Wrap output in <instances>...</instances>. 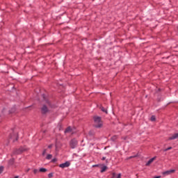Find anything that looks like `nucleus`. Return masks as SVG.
I'll return each instance as SVG.
<instances>
[{
	"instance_id": "f03ea898",
	"label": "nucleus",
	"mask_w": 178,
	"mask_h": 178,
	"mask_svg": "<svg viewBox=\"0 0 178 178\" xmlns=\"http://www.w3.org/2000/svg\"><path fill=\"white\" fill-rule=\"evenodd\" d=\"M26 147H20L18 149H15L13 152V154L14 155H19V154H22V152H24V151H26Z\"/></svg>"
},
{
	"instance_id": "b1692460",
	"label": "nucleus",
	"mask_w": 178,
	"mask_h": 178,
	"mask_svg": "<svg viewBox=\"0 0 178 178\" xmlns=\"http://www.w3.org/2000/svg\"><path fill=\"white\" fill-rule=\"evenodd\" d=\"M45 154H47V149H44L42 152V156H44V155H45Z\"/></svg>"
},
{
	"instance_id": "f8f14e48",
	"label": "nucleus",
	"mask_w": 178,
	"mask_h": 178,
	"mask_svg": "<svg viewBox=\"0 0 178 178\" xmlns=\"http://www.w3.org/2000/svg\"><path fill=\"white\" fill-rule=\"evenodd\" d=\"M106 169H108V167L106 165H104L103 167H102L101 173H104V172H106Z\"/></svg>"
},
{
	"instance_id": "a878e982",
	"label": "nucleus",
	"mask_w": 178,
	"mask_h": 178,
	"mask_svg": "<svg viewBox=\"0 0 178 178\" xmlns=\"http://www.w3.org/2000/svg\"><path fill=\"white\" fill-rule=\"evenodd\" d=\"M106 159V157H102V161H105Z\"/></svg>"
},
{
	"instance_id": "7c9ffc66",
	"label": "nucleus",
	"mask_w": 178,
	"mask_h": 178,
	"mask_svg": "<svg viewBox=\"0 0 178 178\" xmlns=\"http://www.w3.org/2000/svg\"><path fill=\"white\" fill-rule=\"evenodd\" d=\"M13 112H15V108L13 109V111L12 112H10V113H13Z\"/></svg>"
},
{
	"instance_id": "6ab92c4d",
	"label": "nucleus",
	"mask_w": 178,
	"mask_h": 178,
	"mask_svg": "<svg viewBox=\"0 0 178 178\" xmlns=\"http://www.w3.org/2000/svg\"><path fill=\"white\" fill-rule=\"evenodd\" d=\"M137 156H131L129 157H128L127 159H131L133 158H136Z\"/></svg>"
},
{
	"instance_id": "6e6552de",
	"label": "nucleus",
	"mask_w": 178,
	"mask_h": 178,
	"mask_svg": "<svg viewBox=\"0 0 178 178\" xmlns=\"http://www.w3.org/2000/svg\"><path fill=\"white\" fill-rule=\"evenodd\" d=\"M122 177V174H116L115 172L112 173V177L111 178H121Z\"/></svg>"
},
{
	"instance_id": "2eb2a0df",
	"label": "nucleus",
	"mask_w": 178,
	"mask_h": 178,
	"mask_svg": "<svg viewBox=\"0 0 178 178\" xmlns=\"http://www.w3.org/2000/svg\"><path fill=\"white\" fill-rule=\"evenodd\" d=\"M46 159H48V160L52 159V154H47Z\"/></svg>"
},
{
	"instance_id": "dca6fc26",
	"label": "nucleus",
	"mask_w": 178,
	"mask_h": 178,
	"mask_svg": "<svg viewBox=\"0 0 178 178\" xmlns=\"http://www.w3.org/2000/svg\"><path fill=\"white\" fill-rule=\"evenodd\" d=\"M156 118H155V116L154 115H152V117H151V118H150V120H151V122H155V120H156Z\"/></svg>"
},
{
	"instance_id": "2f4dec72",
	"label": "nucleus",
	"mask_w": 178,
	"mask_h": 178,
	"mask_svg": "<svg viewBox=\"0 0 178 178\" xmlns=\"http://www.w3.org/2000/svg\"><path fill=\"white\" fill-rule=\"evenodd\" d=\"M43 98L45 99V96H43Z\"/></svg>"
},
{
	"instance_id": "5701e85b",
	"label": "nucleus",
	"mask_w": 178,
	"mask_h": 178,
	"mask_svg": "<svg viewBox=\"0 0 178 178\" xmlns=\"http://www.w3.org/2000/svg\"><path fill=\"white\" fill-rule=\"evenodd\" d=\"M46 104H47L49 106H51V103H49L48 100H46Z\"/></svg>"
},
{
	"instance_id": "20e7f679",
	"label": "nucleus",
	"mask_w": 178,
	"mask_h": 178,
	"mask_svg": "<svg viewBox=\"0 0 178 178\" xmlns=\"http://www.w3.org/2000/svg\"><path fill=\"white\" fill-rule=\"evenodd\" d=\"M17 138H18V137H17V134H13L10 135V140L13 141V143H15V141H17Z\"/></svg>"
},
{
	"instance_id": "423d86ee",
	"label": "nucleus",
	"mask_w": 178,
	"mask_h": 178,
	"mask_svg": "<svg viewBox=\"0 0 178 178\" xmlns=\"http://www.w3.org/2000/svg\"><path fill=\"white\" fill-rule=\"evenodd\" d=\"M175 172H176L175 170H167L163 172V175H164V176H168V175H172V173H175Z\"/></svg>"
},
{
	"instance_id": "cd10ccee",
	"label": "nucleus",
	"mask_w": 178,
	"mask_h": 178,
	"mask_svg": "<svg viewBox=\"0 0 178 178\" xmlns=\"http://www.w3.org/2000/svg\"><path fill=\"white\" fill-rule=\"evenodd\" d=\"M48 148H52V145H49Z\"/></svg>"
},
{
	"instance_id": "aec40b11",
	"label": "nucleus",
	"mask_w": 178,
	"mask_h": 178,
	"mask_svg": "<svg viewBox=\"0 0 178 178\" xmlns=\"http://www.w3.org/2000/svg\"><path fill=\"white\" fill-rule=\"evenodd\" d=\"M38 172V170H37V169H34L33 170V173H34V175H37V172Z\"/></svg>"
},
{
	"instance_id": "f3484780",
	"label": "nucleus",
	"mask_w": 178,
	"mask_h": 178,
	"mask_svg": "<svg viewBox=\"0 0 178 178\" xmlns=\"http://www.w3.org/2000/svg\"><path fill=\"white\" fill-rule=\"evenodd\" d=\"M2 172H3V166L0 167V175L2 173Z\"/></svg>"
},
{
	"instance_id": "7ed1b4c3",
	"label": "nucleus",
	"mask_w": 178,
	"mask_h": 178,
	"mask_svg": "<svg viewBox=\"0 0 178 178\" xmlns=\"http://www.w3.org/2000/svg\"><path fill=\"white\" fill-rule=\"evenodd\" d=\"M77 140L76 139H72L70 142V147L71 148H76L77 147Z\"/></svg>"
},
{
	"instance_id": "0eeeda50",
	"label": "nucleus",
	"mask_w": 178,
	"mask_h": 178,
	"mask_svg": "<svg viewBox=\"0 0 178 178\" xmlns=\"http://www.w3.org/2000/svg\"><path fill=\"white\" fill-rule=\"evenodd\" d=\"M176 138H178V133L174 134L172 136H170L168 140H176Z\"/></svg>"
},
{
	"instance_id": "393cba45",
	"label": "nucleus",
	"mask_w": 178,
	"mask_h": 178,
	"mask_svg": "<svg viewBox=\"0 0 178 178\" xmlns=\"http://www.w3.org/2000/svg\"><path fill=\"white\" fill-rule=\"evenodd\" d=\"M117 137L116 136H113L111 140H113V141H115V140H116Z\"/></svg>"
},
{
	"instance_id": "c756f323",
	"label": "nucleus",
	"mask_w": 178,
	"mask_h": 178,
	"mask_svg": "<svg viewBox=\"0 0 178 178\" xmlns=\"http://www.w3.org/2000/svg\"><path fill=\"white\" fill-rule=\"evenodd\" d=\"M26 172H30V168H29L28 170H26Z\"/></svg>"
},
{
	"instance_id": "f257e3e1",
	"label": "nucleus",
	"mask_w": 178,
	"mask_h": 178,
	"mask_svg": "<svg viewBox=\"0 0 178 178\" xmlns=\"http://www.w3.org/2000/svg\"><path fill=\"white\" fill-rule=\"evenodd\" d=\"M93 119H94L95 127H97V128L102 127V120H101V117L95 116Z\"/></svg>"
},
{
	"instance_id": "bb28decb",
	"label": "nucleus",
	"mask_w": 178,
	"mask_h": 178,
	"mask_svg": "<svg viewBox=\"0 0 178 178\" xmlns=\"http://www.w3.org/2000/svg\"><path fill=\"white\" fill-rule=\"evenodd\" d=\"M51 162H56V159H54Z\"/></svg>"
},
{
	"instance_id": "c85d7f7f",
	"label": "nucleus",
	"mask_w": 178,
	"mask_h": 178,
	"mask_svg": "<svg viewBox=\"0 0 178 178\" xmlns=\"http://www.w3.org/2000/svg\"><path fill=\"white\" fill-rule=\"evenodd\" d=\"M154 178H161V176L154 177Z\"/></svg>"
},
{
	"instance_id": "ddd939ff",
	"label": "nucleus",
	"mask_w": 178,
	"mask_h": 178,
	"mask_svg": "<svg viewBox=\"0 0 178 178\" xmlns=\"http://www.w3.org/2000/svg\"><path fill=\"white\" fill-rule=\"evenodd\" d=\"M13 163H15V159H10L8 161V165H12Z\"/></svg>"
},
{
	"instance_id": "4468645a",
	"label": "nucleus",
	"mask_w": 178,
	"mask_h": 178,
	"mask_svg": "<svg viewBox=\"0 0 178 178\" xmlns=\"http://www.w3.org/2000/svg\"><path fill=\"white\" fill-rule=\"evenodd\" d=\"M39 172H42L43 173H45V172H47V168H40L39 170Z\"/></svg>"
},
{
	"instance_id": "9d476101",
	"label": "nucleus",
	"mask_w": 178,
	"mask_h": 178,
	"mask_svg": "<svg viewBox=\"0 0 178 178\" xmlns=\"http://www.w3.org/2000/svg\"><path fill=\"white\" fill-rule=\"evenodd\" d=\"M65 133H70L71 134H73V129H72V127H68L65 131Z\"/></svg>"
},
{
	"instance_id": "1a4fd4ad",
	"label": "nucleus",
	"mask_w": 178,
	"mask_h": 178,
	"mask_svg": "<svg viewBox=\"0 0 178 178\" xmlns=\"http://www.w3.org/2000/svg\"><path fill=\"white\" fill-rule=\"evenodd\" d=\"M47 112H48V107H47L46 105H44L42 107V113H47Z\"/></svg>"
},
{
	"instance_id": "39448f33",
	"label": "nucleus",
	"mask_w": 178,
	"mask_h": 178,
	"mask_svg": "<svg viewBox=\"0 0 178 178\" xmlns=\"http://www.w3.org/2000/svg\"><path fill=\"white\" fill-rule=\"evenodd\" d=\"M69 166H70V163L69 161H66L65 163L59 165V168H62L63 169H65V168H69Z\"/></svg>"
},
{
	"instance_id": "412c9836",
	"label": "nucleus",
	"mask_w": 178,
	"mask_h": 178,
	"mask_svg": "<svg viewBox=\"0 0 178 178\" xmlns=\"http://www.w3.org/2000/svg\"><path fill=\"white\" fill-rule=\"evenodd\" d=\"M102 111L103 112H105L106 113H108V111H106V110L105 108H104L103 107L102 108Z\"/></svg>"
},
{
	"instance_id": "9b49d317",
	"label": "nucleus",
	"mask_w": 178,
	"mask_h": 178,
	"mask_svg": "<svg viewBox=\"0 0 178 178\" xmlns=\"http://www.w3.org/2000/svg\"><path fill=\"white\" fill-rule=\"evenodd\" d=\"M155 159H156V157L155 156L149 159V161L146 163V166H149L150 163H153Z\"/></svg>"
},
{
	"instance_id": "4be33fe9",
	"label": "nucleus",
	"mask_w": 178,
	"mask_h": 178,
	"mask_svg": "<svg viewBox=\"0 0 178 178\" xmlns=\"http://www.w3.org/2000/svg\"><path fill=\"white\" fill-rule=\"evenodd\" d=\"M52 176H54V174H53V173H49V174L48 175V177H49V178L52 177Z\"/></svg>"
},
{
	"instance_id": "a211bd4d",
	"label": "nucleus",
	"mask_w": 178,
	"mask_h": 178,
	"mask_svg": "<svg viewBox=\"0 0 178 178\" xmlns=\"http://www.w3.org/2000/svg\"><path fill=\"white\" fill-rule=\"evenodd\" d=\"M170 149H172V147L165 149L164 152H166V151H169Z\"/></svg>"
}]
</instances>
